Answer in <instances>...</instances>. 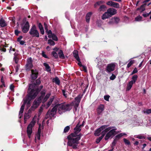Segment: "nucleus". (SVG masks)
<instances>
[{
  "instance_id": "obj_24",
  "label": "nucleus",
  "mask_w": 151,
  "mask_h": 151,
  "mask_svg": "<svg viewBox=\"0 0 151 151\" xmlns=\"http://www.w3.org/2000/svg\"><path fill=\"white\" fill-rule=\"evenodd\" d=\"M73 56L77 60H79V58L78 56V52L76 50H75L73 52Z\"/></svg>"
},
{
  "instance_id": "obj_59",
  "label": "nucleus",
  "mask_w": 151,
  "mask_h": 151,
  "mask_svg": "<svg viewBox=\"0 0 151 151\" xmlns=\"http://www.w3.org/2000/svg\"><path fill=\"white\" fill-rule=\"evenodd\" d=\"M139 144V142L137 141H136L134 143V145H138Z\"/></svg>"
},
{
  "instance_id": "obj_35",
  "label": "nucleus",
  "mask_w": 151,
  "mask_h": 151,
  "mask_svg": "<svg viewBox=\"0 0 151 151\" xmlns=\"http://www.w3.org/2000/svg\"><path fill=\"white\" fill-rule=\"evenodd\" d=\"M142 17L139 15L135 18V20L137 22L140 21H142Z\"/></svg>"
},
{
  "instance_id": "obj_12",
  "label": "nucleus",
  "mask_w": 151,
  "mask_h": 151,
  "mask_svg": "<svg viewBox=\"0 0 151 151\" xmlns=\"http://www.w3.org/2000/svg\"><path fill=\"white\" fill-rule=\"evenodd\" d=\"M48 37L49 38H52L54 40L57 41L58 40V38L54 34H52L51 30H49V32L48 33Z\"/></svg>"
},
{
  "instance_id": "obj_46",
  "label": "nucleus",
  "mask_w": 151,
  "mask_h": 151,
  "mask_svg": "<svg viewBox=\"0 0 151 151\" xmlns=\"http://www.w3.org/2000/svg\"><path fill=\"white\" fill-rule=\"evenodd\" d=\"M144 113L147 114L151 113V109H147Z\"/></svg>"
},
{
  "instance_id": "obj_21",
  "label": "nucleus",
  "mask_w": 151,
  "mask_h": 151,
  "mask_svg": "<svg viewBox=\"0 0 151 151\" xmlns=\"http://www.w3.org/2000/svg\"><path fill=\"white\" fill-rule=\"evenodd\" d=\"M14 61L15 63L16 64H17L19 60V58H18V54L17 53H14Z\"/></svg>"
},
{
  "instance_id": "obj_55",
  "label": "nucleus",
  "mask_w": 151,
  "mask_h": 151,
  "mask_svg": "<svg viewBox=\"0 0 151 151\" xmlns=\"http://www.w3.org/2000/svg\"><path fill=\"white\" fill-rule=\"evenodd\" d=\"M78 61V65L80 67H82L83 66L81 64V62L80 61V59L79 60H77Z\"/></svg>"
},
{
  "instance_id": "obj_43",
  "label": "nucleus",
  "mask_w": 151,
  "mask_h": 151,
  "mask_svg": "<svg viewBox=\"0 0 151 151\" xmlns=\"http://www.w3.org/2000/svg\"><path fill=\"white\" fill-rule=\"evenodd\" d=\"M62 93H63V96H65V98L67 97V94L66 93V91L65 90H62Z\"/></svg>"
},
{
  "instance_id": "obj_6",
  "label": "nucleus",
  "mask_w": 151,
  "mask_h": 151,
  "mask_svg": "<svg viewBox=\"0 0 151 151\" xmlns=\"http://www.w3.org/2000/svg\"><path fill=\"white\" fill-rule=\"evenodd\" d=\"M29 33L33 37H39V32L37 29L35 25L32 26L29 32Z\"/></svg>"
},
{
  "instance_id": "obj_47",
  "label": "nucleus",
  "mask_w": 151,
  "mask_h": 151,
  "mask_svg": "<svg viewBox=\"0 0 151 151\" xmlns=\"http://www.w3.org/2000/svg\"><path fill=\"white\" fill-rule=\"evenodd\" d=\"M116 78V76L114 74H112V76L110 77V79L111 80H114Z\"/></svg>"
},
{
  "instance_id": "obj_38",
  "label": "nucleus",
  "mask_w": 151,
  "mask_h": 151,
  "mask_svg": "<svg viewBox=\"0 0 151 151\" xmlns=\"http://www.w3.org/2000/svg\"><path fill=\"white\" fill-rule=\"evenodd\" d=\"M125 143L127 145H130V142L126 138H124L123 139Z\"/></svg>"
},
{
  "instance_id": "obj_49",
  "label": "nucleus",
  "mask_w": 151,
  "mask_h": 151,
  "mask_svg": "<svg viewBox=\"0 0 151 151\" xmlns=\"http://www.w3.org/2000/svg\"><path fill=\"white\" fill-rule=\"evenodd\" d=\"M41 83V81L40 79H37L36 81V84L39 85Z\"/></svg>"
},
{
  "instance_id": "obj_17",
  "label": "nucleus",
  "mask_w": 151,
  "mask_h": 151,
  "mask_svg": "<svg viewBox=\"0 0 151 151\" xmlns=\"http://www.w3.org/2000/svg\"><path fill=\"white\" fill-rule=\"evenodd\" d=\"M104 107L103 105L101 104L99 106L97 109V113L100 114L104 110Z\"/></svg>"
},
{
  "instance_id": "obj_62",
  "label": "nucleus",
  "mask_w": 151,
  "mask_h": 151,
  "mask_svg": "<svg viewBox=\"0 0 151 151\" xmlns=\"http://www.w3.org/2000/svg\"><path fill=\"white\" fill-rule=\"evenodd\" d=\"M147 139L149 141H151V137H147Z\"/></svg>"
},
{
  "instance_id": "obj_32",
  "label": "nucleus",
  "mask_w": 151,
  "mask_h": 151,
  "mask_svg": "<svg viewBox=\"0 0 151 151\" xmlns=\"http://www.w3.org/2000/svg\"><path fill=\"white\" fill-rule=\"evenodd\" d=\"M138 77L137 76V75H134L132 78V81H132L133 82V83H134L136 81L137 78Z\"/></svg>"
},
{
  "instance_id": "obj_42",
  "label": "nucleus",
  "mask_w": 151,
  "mask_h": 151,
  "mask_svg": "<svg viewBox=\"0 0 151 151\" xmlns=\"http://www.w3.org/2000/svg\"><path fill=\"white\" fill-rule=\"evenodd\" d=\"M151 14V11L148 13L143 14H142L143 16L145 17H146L148 16L150 14Z\"/></svg>"
},
{
  "instance_id": "obj_9",
  "label": "nucleus",
  "mask_w": 151,
  "mask_h": 151,
  "mask_svg": "<svg viewBox=\"0 0 151 151\" xmlns=\"http://www.w3.org/2000/svg\"><path fill=\"white\" fill-rule=\"evenodd\" d=\"M26 69L29 70L32 68L33 67L32 60L31 58H30L27 60V63L26 65Z\"/></svg>"
},
{
  "instance_id": "obj_60",
  "label": "nucleus",
  "mask_w": 151,
  "mask_h": 151,
  "mask_svg": "<svg viewBox=\"0 0 151 151\" xmlns=\"http://www.w3.org/2000/svg\"><path fill=\"white\" fill-rule=\"evenodd\" d=\"M143 62V60L140 63V64L139 65V67H140L142 66Z\"/></svg>"
},
{
  "instance_id": "obj_2",
  "label": "nucleus",
  "mask_w": 151,
  "mask_h": 151,
  "mask_svg": "<svg viewBox=\"0 0 151 151\" xmlns=\"http://www.w3.org/2000/svg\"><path fill=\"white\" fill-rule=\"evenodd\" d=\"M39 91L36 85L35 84H30L29 85L28 92V96L26 97L23 99V103L22 105L19 112V116L21 117L24 108L25 104H27V106H30V101L31 99H34L37 96Z\"/></svg>"
},
{
  "instance_id": "obj_3",
  "label": "nucleus",
  "mask_w": 151,
  "mask_h": 151,
  "mask_svg": "<svg viewBox=\"0 0 151 151\" xmlns=\"http://www.w3.org/2000/svg\"><path fill=\"white\" fill-rule=\"evenodd\" d=\"M81 125H80L79 123H78L74 129V132L68 137V145L72 147L74 149L77 148L78 144L79 143V141L81 137V134H78L81 130Z\"/></svg>"
},
{
  "instance_id": "obj_41",
  "label": "nucleus",
  "mask_w": 151,
  "mask_h": 151,
  "mask_svg": "<svg viewBox=\"0 0 151 151\" xmlns=\"http://www.w3.org/2000/svg\"><path fill=\"white\" fill-rule=\"evenodd\" d=\"M136 137L139 139H142L145 138V137L144 136L140 135H137Z\"/></svg>"
},
{
  "instance_id": "obj_39",
  "label": "nucleus",
  "mask_w": 151,
  "mask_h": 151,
  "mask_svg": "<svg viewBox=\"0 0 151 151\" xmlns=\"http://www.w3.org/2000/svg\"><path fill=\"white\" fill-rule=\"evenodd\" d=\"M44 26L46 32H47V34H48V32H49V30H48V26L45 23H44Z\"/></svg>"
},
{
  "instance_id": "obj_64",
  "label": "nucleus",
  "mask_w": 151,
  "mask_h": 151,
  "mask_svg": "<svg viewBox=\"0 0 151 151\" xmlns=\"http://www.w3.org/2000/svg\"><path fill=\"white\" fill-rule=\"evenodd\" d=\"M53 50L55 51H57L58 50V49L57 48H55L53 49Z\"/></svg>"
},
{
  "instance_id": "obj_7",
  "label": "nucleus",
  "mask_w": 151,
  "mask_h": 151,
  "mask_svg": "<svg viewBox=\"0 0 151 151\" xmlns=\"http://www.w3.org/2000/svg\"><path fill=\"white\" fill-rule=\"evenodd\" d=\"M35 122L34 120H32L28 125L27 127V133L29 137H31V135L32 132V128L34 126Z\"/></svg>"
},
{
  "instance_id": "obj_18",
  "label": "nucleus",
  "mask_w": 151,
  "mask_h": 151,
  "mask_svg": "<svg viewBox=\"0 0 151 151\" xmlns=\"http://www.w3.org/2000/svg\"><path fill=\"white\" fill-rule=\"evenodd\" d=\"M54 99V96H52L50 99L49 101L47 102L46 105L45 106V108L46 109L48 108L51 105L52 102Z\"/></svg>"
},
{
  "instance_id": "obj_54",
  "label": "nucleus",
  "mask_w": 151,
  "mask_h": 151,
  "mask_svg": "<svg viewBox=\"0 0 151 151\" xmlns=\"http://www.w3.org/2000/svg\"><path fill=\"white\" fill-rule=\"evenodd\" d=\"M38 27H39V28L40 29L43 28L42 27V25L41 23H39Z\"/></svg>"
},
{
  "instance_id": "obj_19",
  "label": "nucleus",
  "mask_w": 151,
  "mask_h": 151,
  "mask_svg": "<svg viewBox=\"0 0 151 151\" xmlns=\"http://www.w3.org/2000/svg\"><path fill=\"white\" fill-rule=\"evenodd\" d=\"M0 25L2 27H4L7 25L5 20L2 18L0 20Z\"/></svg>"
},
{
  "instance_id": "obj_28",
  "label": "nucleus",
  "mask_w": 151,
  "mask_h": 151,
  "mask_svg": "<svg viewBox=\"0 0 151 151\" xmlns=\"http://www.w3.org/2000/svg\"><path fill=\"white\" fill-rule=\"evenodd\" d=\"M105 3V2L103 1H100L97 2L94 5V7L96 8L97 6L99 5Z\"/></svg>"
},
{
  "instance_id": "obj_33",
  "label": "nucleus",
  "mask_w": 151,
  "mask_h": 151,
  "mask_svg": "<svg viewBox=\"0 0 151 151\" xmlns=\"http://www.w3.org/2000/svg\"><path fill=\"white\" fill-rule=\"evenodd\" d=\"M104 134H102L101 136L100 137H99L97 139L96 141V142L97 143H98L100 142L101 141V140L104 137Z\"/></svg>"
},
{
  "instance_id": "obj_61",
  "label": "nucleus",
  "mask_w": 151,
  "mask_h": 151,
  "mask_svg": "<svg viewBox=\"0 0 151 151\" xmlns=\"http://www.w3.org/2000/svg\"><path fill=\"white\" fill-rule=\"evenodd\" d=\"M146 145H147L146 144H144L143 145V147L142 148V149H144L145 148V147L146 146Z\"/></svg>"
},
{
  "instance_id": "obj_56",
  "label": "nucleus",
  "mask_w": 151,
  "mask_h": 151,
  "mask_svg": "<svg viewBox=\"0 0 151 151\" xmlns=\"http://www.w3.org/2000/svg\"><path fill=\"white\" fill-rule=\"evenodd\" d=\"M14 86L13 85L11 84L10 86V88L12 91H13L14 90Z\"/></svg>"
},
{
  "instance_id": "obj_44",
  "label": "nucleus",
  "mask_w": 151,
  "mask_h": 151,
  "mask_svg": "<svg viewBox=\"0 0 151 151\" xmlns=\"http://www.w3.org/2000/svg\"><path fill=\"white\" fill-rule=\"evenodd\" d=\"M109 97L110 96L109 95H106L104 96V99L108 101H109Z\"/></svg>"
},
{
  "instance_id": "obj_48",
  "label": "nucleus",
  "mask_w": 151,
  "mask_h": 151,
  "mask_svg": "<svg viewBox=\"0 0 151 151\" xmlns=\"http://www.w3.org/2000/svg\"><path fill=\"white\" fill-rule=\"evenodd\" d=\"M122 136V133H120V134H118L116 136V139H117V138L119 139Z\"/></svg>"
},
{
  "instance_id": "obj_45",
  "label": "nucleus",
  "mask_w": 151,
  "mask_h": 151,
  "mask_svg": "<svg viewBox=\"0 0 151 151\" xmlns=\"http://www.w3.org/2000/svg\"><path fill=\"white\" fill-rule=\"evenodd\" d=\"M138 70L136 68H135L133 71L132 72L131 75H133L135 73H136L137 72Z\"/></svg>"
},
{
  "instance_id": "obj_11",
  "label": "nucleus",
  "mask_w": 151,
  "mask_h": 151,
  "mask_svg": "<svg viewBox=\"0 0 151 151\" xmlns=\"http://www.w3.org/2000/svg\"><path fill=\"white\" fill-rule=\"evenodd\" d=\"M115 65L114 63H111L108 64L106 67V71L107 72L110 73L114 71V70Z\"/></svg>"
},
{
  "instance_id": "obj_5",
  "label": "nucleus",
  "mask_w": 151,
  "mask_h": 151,
  "mask_svg": "<svg viewBox=\"0 0 151 151\" xmlns=\"http://www.w3.org/2000/svg\"><path fill=\"white\" fill-rule=\"evenodd\" d=\"M45 93H42V96L38 99H36L34 101L33 105L31 106V109L32 110H34L37 108L39 106L41 102V100L42 98V97L45 95Z\"/></svg>"
},
{
  "instance_id": "obj_50",
  "label": "nucleus",
  "mask_w": 151,
  "mask_h": 151,
  "mask_svg": "<svg viewBox=\"0 0 151 151\" xmlns=\"http://www.w3.org/2000/svg\"><path fill=\"white\" fill-rule=\"evenodd\" d=\"M82 67L83 68V70H84L85 72H87V68L84 65H83L82 66Z\"/></svg>"
},
{
  "instance_id": "obj_34",
  "label": "nucleus",
  "mask_w": 151,
  "mask_h": 151,
  "mask_svg": "<svg viewBox=\"0 0 151 151\" xmlns=\"http://www.w3.org/2000/svg\"><path fill=\"white\" fill-rule=\"evenodd\" d=\"M48 43L52 46H54L55 45V42L51 39H49L48 40Z\"/></svg>"
},
{
  "instance_id": "obj_27",
  "label": "nucleus",
  "mask_w": 151,
  "mask_h": 151,
  "mask_svg": "<svg viewBox=\"0 0 151 151\" xmlns=\"http://www.w3.org/2000/svg\"><path fill=\"white\" fill-rule=\"evenodd\" d=\"M44 65L45 66L46 70L47 71H51V69L49 65L46 63H43Z\"/></svg>"
},
{
  "instance_id": "obj_53",
  "label": "nucleus",
  "mask_w": 151,
  "mask_h": 151,
  "mask_svg": "<svg viewBox=\"0 0 151 151\" xmlns=\"http://www.w3.org/2000/svg\"><path fill=\"white\" fill-rule=\"evenodd\" d=\"M42 56L45 58H47V57L46 55L45 54V53L44 52H42Z\"/></svg>"
},
{
  "instance_id": "obj_20",
  "label": "nucleus",
  "mask_w": 151,
  "mask_h": 151,
  "mask_svg": "<svg viewBox=\"0 0 151 151\" xmlns=\"http://www.w3.org/2000/svg\"><path fill=\"white\" fill-rule=\"evenodd\" d=\"M110 16L109 15V14L107 12H107H105L102 15V19H106L109 18V17H110Z\"/></svg>"
},
{
  "instance_id": "obj_23",
  "label": "nucleus",
  "mask_w": 151,
  "mask_h": 151,
  "mask_svg": "<svg viewBox=\"0 0 151 151\" xmlns=\"http://www.w3.org/2000/svg\"><path fill=\"white\" fill-rule=\"evenodd\" d=\"M133 83H133L132 81H130L127 84V90H130L131 88Z\"/></svg>"
},
{
  "instance_id": "obj_52",
  "label": "nucleus",
  "mask_w": 151,
  "mask_h": 151,
  "mask_svg": "<svg viewBox=\"0 0 151 151\" xmlns=\"http://www.w3.org/2000/svg\"><path fill=\"white\" fill-rule=\"evenodd\" d=\"M1 82L2 83V85L1 86L2 87V86H4V87H5V84L4 83V81L2 77H1Z\"/></svg>"
},
{
  "instance_id": "obj_40",
  "label": "nucleus",
  "mask_w": 151,
  "mask_h": 151,
  "mask_svg": "<svg viewBox=\"0 0 151 151\" xmlns=\"http://www.w3.org/2000/svg\"><path fill=\"white\" fill-rule=\"evenodd\" d=\"M52 54L53 56L56 58H58V55H57V53L55 52V51H53L52 52Z\"/></svg>"
},
{
  "instance_id": "obj_8",
  "label": "nucleus",
  "mask_w": 151,
  "mask_h": 151,
  "mask_svg": "<svg viewBox=\"0 0 151 151\" xmlns=\"http://www.w3.org/2000/svg\"><path fill=\"white\" fill-rule=\"evenodd\" d=\"M116 129H114L110 131L106 135L105 137V140H108L109 138L112 137L114 134L117 133L118 132H116L115 131Z\"/></svg>"
},
{
  "instance_id": "obj_30",
  "label": "nucleus",
  "mask_w": 151,
  "mask_h": 151,
  "mask_svg": "<svg viewBox=\"0 0 151 151\" xmlns=\"http://www.w3.org/2000/svg\"><path fill=\"white\" fill-rule=\"evenodd\" d=\"M53 82H55L56 84L59 85L60 83V81L59 78L56 77L53 79Z\"/></svg>"
},
{
  "instance_id": "obj_36",
  "label": "nucleus",
  "mask_w": 151,
  "mask_h": 151,
  "mask_svg": "<svg viewBox=\"0 0 151 151\" xmlns=\"http://www.w3.org/2000/svg\"><path fill=\"white\" fill-rule=\"evenodd\" d=\"M134 63V60H130L129 62V63L127 65V67L128 68L130 67Z\"/></svg>"
},
{
  "instance_id": "obj_4",
  "label": "nucleus",
  "mask_w": 151,
  "mask_h": 151,
  "mask_svg": "<svg viewBox=\"0 0 151 151\" xmlns=\"http://www.w3.org/2000/svg\"><path fill=\"white\" fill-rule=\"evenodd\" d=\"M108 126L107 125H103L98 128L95 131L94 134L96 136L99 135L101 131H102V135L104 134V135H105L106 132L113 128L112 127H108Z\"/></svg>"
},
{
  "instance_id": "obj_26",
  "label": "nucleus",
  "mask_w": 151,
  "mask_h": 151,
  "mask_svg": "<svg viewBox=\"0 0 151 151\" xmlns=\"http://www.w3.org/2000/svg\"><path fill=\"white\" fill-rule=\"evenodd\" d=\"M59 57L62 59L65 58V57L63 54V51L62 50H60L58 53Z\"/></svg>"
},
{
  "instance_id": "obj_10",
  "label": "nucleus",
  "mask_w": 151,
  "mask_h": 151,
  "mask_svg": "<svg viewBox=\"0 0 151 151\" xmlns=\"http://www.w3.org/2000/svg\"><path fill=\"white\" fill-rule=\"evenodd\" d=\"M29 27V23L28 22H27L26 23L22 25V31L24 33H26L28 31Z\"/></svg>"
},
{
  "instance_id": "obj_14",
  "label": "nucleus",
  "mask_w": 151,
  "mask_h": 151,
  "mask_svg": "<svg viewBox=\"0 0 151 151\" xmlns=\"http://www.w3.org/2000/svg\"><path fill=\"white\" fill-rule=\"evenodd\" d=\"M106 4L110 6H111L115 8H118L119 7V4L115 2H113L112 1H109L106 2Z\"/></svg>"
},
{
  "instance_id": "obj_29",
  "label": "nucleus",
  "mask_w": 151,
  "mask_h": 151,
  "mask_svg": "<svg viewBox=\"0 0 151 151\" xmlns=\"http://www.w3.org/2000/svg\"><path fill=\"white\" fill-rule=\"evenodd\" d=\"M111 22L113 23H117L119 21V18L114 17L111 19Z\"/></svg>"
},
{
  "instance_id": "obj_13",
  "label": "nucleus",
  "mask_w": 151,
  "mask_h": 151,
  "mask_svg": "<svg viewBox=\"0 0 151 151\" xmlns=\"http://www.w3.org/2000/svg\"><path fill=\"white\" fill-rule=\"evenodd\" d=\"M38 74V73L36 70L32 69L31 70V77L32 79L35 80L37 78Z\"/></svg>"
},
{
  "instance_id": "obj_25",
  "label": "nucleus",
  "mask_w": 151,
  "mask_h": 151,
  "mask_svg": "<svg viewBox=\"0 0 151 151\" xmlns=\"http://www.w3.org/2000/svg\"><path fill=\"white\" fill-rule=\"evenodd\" d=\"M106 7L105 5H102L100 6L99 10L100 12L102 11L104 12L106 11Z\"/></svg>"
},
{
  "instance_id": "obj_63",
  "label": "nucleus",
  "mask_w": 151,
  "mask_h": 151,
  "mask_svg": "<svg viewBox=\"0 0 151 151\" xmlns=\"http://www.w3.org/2000/svg\"><path fill=\"white\" fill-rule=\"evenodd\" d=\"M20 44L22 45L24 44V42L23 41H21L20 42Z\"/></svg>"
},
{
  "instance_id": "obj_22",
  "label": "nucleus",
  "mask_w": 151,
  "mask_h": 151,
  "mask_svg": "<svg viewBox=\"0 0 151 151\" xmlns=\"http://www.w3.org/2000/svg\"><path fill=\"white\" fill-rule=\"evenodd\" d=\"M91 14L92 13L91 12H89L87 14L86 16V21L87 22H89Z\"/></svg>"
},
{
  "instance_id": "obj_58",
  "label": "nucleus",
  "mask_w": 151,
  "mask_h": 151,
  "mask_svg": "<svg viewBox=\"0 0 151 151\" xmlns=\"http://www.w3.org/2000/svg\"><path fill=\"white\" fill-rule=\"evenodd\" d=\"M1 51L4 52H5L6 51V48H1Z\"/></svg>"
},
{
  "instance_id": "obj_57",
  "label": "nucleus",
  "mask_w": 151,
  "mask_h": 151,
  "mask_svg": "<svg viewBox=\"0 0 151 151\" xmlns=\"http://www.w3.org/2000/svg\"><path fill=\"white\" fill-rule=\"evenodd\" d=\"M40 32L41 34L42 35H43L44 33V31L43 28L40 29Z\"/></svg>"
},
{
  "instance_id": "obj_31",
  "label": "nucleus",
  "mask_w": 151,
  "mask_h": 151,
  "mask_svg": "<svg viewBox=\"0 0 151 151\" xmlns=\"http://www.w3.org/2000/svg\"><path fill=\"white\" fill-rule=\"evenodd\" d=\"M51 95V93H48L46 94L45 96V97L43 99L44 102H45L47 101L50 95Z\"/></svg>"
},
{
  "instance_id": "obj_1",
  "label": "nucleus",
  "mask_w": 151,
  "mask_h": 151,
  "mask_svg": "<svg viewBox=\"0 0 151 151\" xmlns=\"http://www.w3.org/2000/svg\"><path fill=\"white\" fill-rule=\"evenodd\" d=\"M81 97L78 96L75 97V101L72 102L70 104H65L63 103L57 104H55L51 110H49L47 115L50 117L53 116L57 111L58 112L61 114L65 112L70 110L72 109V106L73 105L76 111L78 106L80 102Z\"/></svg>"
},
{
  "instance_id": "obj_37",
  "label": "nucleus",
  "mask_w": 151,
  "mask_h": 151,
  "mask_svg": "<svg viewBox=\"0 0 151 151\" xmlns=\"http://www.w3.org/2000/svg\"><path fill=\"white\" fill-rule=\"evenodd\" d=\"M70 129V127L69 126H67L65 127L64 130L63 132L64 133H66L68 132Z\"/></svg>"
},
{
  "instance_id": "obj_15",
  "label": "nucleus",
  "mask_w": 151,
  "mask_h": 151,
  "mask_svg": "<svg viewBox=\"0 0 151 151\" xmlns=\"http://www.w3.org/2000/svg\"><path fill=\"white\" fill-rule=\"evenodd\" d=\"M107 11L110 17L116 13V10L113 8L108 9L107 10Z\"/></svg>"
},
{
  "instance_id": "obj_16",
  "label": "nucleus",
  "mask_w": 151,
  "mask_h": 151,
  "mask_svg": "<svg viewBox=\"0 0 151 151\" xmlns=\"http://www.w3.org/2000/svg\"><path fill=\"white\" fill-rule=\"evenodd\" d=\"M41 134V130L40 129V126H39V127L38 129V132L37 134H36L35 140L36 142H37V140H39L40 138Z\"/></svg>"
},
{
  "instance_id": "obj_51",
  "label": "nucleus",
  "mask_w": 151,
  "mask_h": 151,
  "mask_svg": "<svg viewBox=\"0 0 151 151\" xmlns=\"http://www.w3.org/2000/svg\"><path fill=\"white\" fill-rule=\"evenodd\" d=\"M15 34L16 35H18V34L20 33V31H19L17 29L15 30Z\"/></svg>"
}]
</instances>
